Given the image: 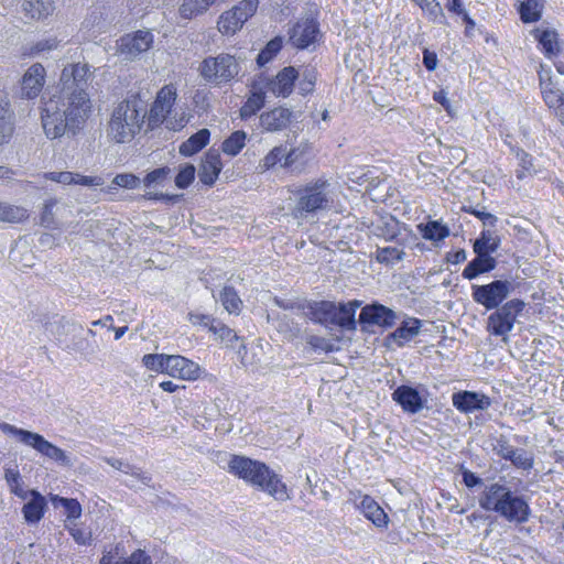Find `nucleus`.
I'll return each instance as SVG.
<instances>
[{"label": "nucleus", "instance_id": "obj_1", "mask_svg": "<svg viewBox=\"0 0 564 564\" xmlns=\"http://www.w3.org/2000/svg\"><path fill=\"white\" fill-rule=\"evenodd\" d=\"M94 70L87 63H69L64 66L56 91L43 101L41 119L47 138L75 135L88 120L93 104L88 88Z\"/></svg>", "mask_w": 564, "mask_h": 564}, {"label": "nucleus", "instance_id": "obj_2", "mask_svg": "<svg viewBox=\"0 0 564 564\" xmlns=\"http://www.w3.org/2000/svg\"><path fill=\"white\" fill-rule=\"evenodd\" d=\"M148 115V102L139 94L130 95L118 102L108 122V135L118 143H124L141 131Z\"/></svg>", "mask_w": 564, "mask_h": 564}, {"label": "nucleus", "instance_id": "obj_3", "mask_svg": "<svg viewBox=\"0 0 564 564\" xmlns=\"http://www.w3.org/2000/svg\"><path fill=\"white\" fill-rule=\"evenodd\" d=\"M228 469L235 476L268 492L275 500L285 501L290 498L280 476L264 463L234 455L228 463Z\"/></svg>", "mask_w": 564, "mask_h": 564}, {"label": "nucleus", "instance_id": "obj_4", "mask_svg": "<svg viewBox=\"0 0 564 564\" xmlns=\"http://www.w3.org/2000/svg\"><path fill=\"white\" fill-rule=\"evenodd\" d=\"M479 505L484 510L494 511L509 522L524 523L531 514L529 503L523 497L514 495L509 487L498 482L486 487Z\"/></svg>", "mask_w": 564, "mask_h": 564}, {"label": "nucleus", "instance_id": "obj_5", "mask_svg": "<svg viewBox=\"0 0 564 564\" xmlns=\"http://www.w3.org/2000/svg\"><path fill=\"white\" fill-rule=\"evenodd\" d=\"M296 197L295 213L302 217L329 209L334 203L332 185L323 178L311 181L300 187Z\"/></svg>", "mask_w": 564, "mask_h": 564}, {"label": "nucleus", "instance_id": "obj_6", "mask_svg": "<svg viewBox=\"0 0 564 564\" xmlns=\"http://www.w3.org/2000/svg\"><path fill=\"white\" fill-rule=\"evenodd\" d=\"M0 430L4 434L14 436L22 444L34 448L44 457L52 459L63 466H72L73 463L68 455L56 445L45 440L41 434L28 430L19 429L9 423H1Z\"/></svg>", "mask_w": 564, "mask_h": 564}, {"label": "nucleus", "instance_id": "obj_7", "mask_svg": "<svg viewBox=\"0 0 564 564\" xmlns=\"http://www.w3.org/2000/svg\"><path fill=\"white\" fill-rule=\"evenodd\" d=\"M524 307L525 303L522 300L512 299L494 308L495 311L487 318V330L494 336L502 337L507 343L508 334L513 329Z\"/></svg>", "mask_w": 564, "mask_h": 564}, {"label": "nucleus", "instance_id": "obj_8", "mask_svg": "<svg viewBox=\"0 0 564 564\" xmlns=\"http://www.w3.org/2000/svg\"><path fill=\"white\" fill-rule=\"evenodd\" d=\"M239 73V64L229 54H219L216 57L205 58L199 66L200 76L215 85L230 82Z\"/></svg>", "mask_w": 564, "mask_h": 564}, {"label": "nucleus", "instance_id": "obj_9", "mask_svg": "<svg viewBox=\"0 0 564 564\" xmlns=\"http://www.w3.org/2000/svg\"><path fill=\"white\" fill-rule=\"evenodd\" d=\"M513 291V285L508 280H495L488 284L471 285L473 300L490 311L502 305V302Z\"/></svg>", "mask_w": 564, "mask_h": 564}, {"label": "nucleus", "instance_id": "obj_10", "mask_svg": "<svg viewBox=\"0 0 564 564\" xmlns=\"http://www.w3.org/2000/svg\"><path fill=\"white\" fill-rule=\"evenodd\" d=\"M258 6L259 0H242L225 11L217 22L219 32L226 35L235 34L256 13Z\"/></svg>", "mask_w": 564, "mask_h": 564}, {"label": "nucleus", "instance_id": "obj_11", "mask_svg": "<svg viewBox=\"0 0 564 564\" xmlns=\"http://www.w3.org/2000/svg\"><path fill=\"white\" fill-rule=\"evenodd\" d=\"M539 79L545 104L564 126V93L558 88V83L554 80L550 69H545L543 65L539 72Z\"/></svg>", "mask_w": 564, "mask_h": 564}, {"label": "nucleus", "instance_id": "obj_12", "mask_svg": "<svg viewBox=\"0 0 564 564\" xmlns=\"http://www.w3.org/2000/svg\"><path fill=\"white\" fill-rule=\"evenodd\" d=\"M46 329L55 337L57 344L66 350L78 351L80 340H76L83 332V326L64 317L48 323Z\"/></svg>", "mask_w": 564, "mask_h": 564}, {"label": "nucleus", "instance_id": "obj_13", "mask_svg": "<svg viewBox=\"0 0 564 564\" xmlns=\"http://www.w3.org/2000/svg\"><path fill=\"white\" fill-rule=\"evenodd\" d=\"M319 24L316 19L304 17L299 19L289 30V41L296 48H307L317 41Z\"/></svg>", "mask_w": 564, "mask_h": 564}, {"label": "nucleus", "instance_id": "obj_14", "mask_svg": "<svg viewBox=\"0 0 564 564\" xmlns=\"http://www.w3.org/2000/svg\"><path fill=\"white\" fill-rule=\"evenodd\" d=\"M397 315L391 308L380 304L372 303L364 306L359 314V324L365 329L366 326H379L390 328L394 325Z\"/></svg>", "mask_w": 564, "mask_h": 564}, {"label": "nucleus", "instance_id": "obj_15", "mask_svg": "<svg viewBox=\"0 0 564 564\" xmlns=\"http://www.w3.org/2000/svg\"><path fill=\"white\" fill-rule=\"evenodd\" d=\"M176 99V89L172 85L164 86L156 95V98L149 111V126L158 127L164 122Z\"/></svg>", "mask_w": 564, "mask_h": 564}, {"label": "nucleus", "instance_id": "obj_16", "mask_svg": "<svg viewBox=\"0 0 564 564\" xmlns=\"http://www.w3.org/2000/svg\"><path fill=\"white\" fill-rule=\"evenodd\" d=\"M153 43V35L150 31H137L134 34H127L118 41V50L122 55L134 58L147 52Z\"/></svg>", "mask_w": 564, "mask_h": 564}, {"label": "nucleus", "instance_id": "obj_17", "mask_svg": "<svg viewBox=\"0 0 564 564\" xmlns=\"http://www.w3.org/2000/svg\"><path fill=\"white\" fill-rule=\"evenodd\" d=\"M164 373L182 380H196L200 375V367L181 355H169Z\"/></svg>", "mask_w": 564, "mask_h": 564}, {"label": "nucleus", "instance_id": "obj_18", "mask_svg": "<svg viewBox=\"0 0 564 564\" xmlns=\"http://www.w3.org/2000/svg\"><path fill=\"white\" fill-rule=\"evenodd\" d=\"M15 129V115L11 106L9 93L0 84V145L10 142Z\"/></svg>", "mask_w": 564, "mask_h": 564}, {"label": "nucleus", "instance_id": "obj_19", "mask_svg": "<svg viewBox=\"0 0 564 564\" xmlns=\"http://www.w3.org/2000/svg\"><path fill=\"white\" fill-rule=\"evenodd\" d=\"M46 70L40 63L28 68L21 80V95L28 99L36 98L45 85Z\"/></svg>", "mask_w": 564, "mask_h": 564}, {"label": "nucleus", "instance_id": "obj_20", "mask_svg": "<svg viewBox=\"0 0 564 564\" xmlns=\"http://www.w3.org/2000/svg\"><path fill=\"white\" fill-rule=\"evenodd\" d=\"M453 405L463 413H469L476 410H486L490 406L489 397L473 391L456 392L452 397Z\"/></svg>", "mask_w": 564, "mask_h": 564}, {"label": "nucleus", "instance_id": "obj_21", "mask_svg": "<svg viewBox=\"0 0 564 564\" xmlns=\"http://www.w3.org/2000/svg\"><path fill=\"white\" fill-rule=\"evenodd\" d=\"M297 78L299 70L293 66L284 67L274 78L267 82V89L275 96L288 97L293 91Z\"/></svg>", "mask_w": 564, "mask_h": 564}, {"label": "nucleus", "instance_id": "obj_22", "mask_svg": "<svg viewBox=\"0 0 564 564\" xmlns=\"http://www.w3.org/2000/svg\"><path fill=\"white\" fill-rule=\"evenodd\" d=\"M221 169L223 164L219 152L210 149L206 152L204 159L202 160L200 169L198 172L200 182L208 186L214 185Z\"/></svg>", "mask_w": 564, "mask_h": 564}, {"label": "nucleus", "instance_id": "obj_23", "mask_svg": "<svg viewBox=\"0 0 564 564\" xmlns=\"http://www.w3.org/2000/svg\"><path fill=\"white\" fill-rule=\"evenodd\" d=\"M392 399L409 413H417L423 409V400L419 391L409 386L398 387L392 393Z\"/></svg>", "mask_w": 564, "mask_h": 564}, {"label": "nucleus", "instance_id": "obj_24", "mask_svg": "<svg viewBox=\"0 0 564 564\" xmlns=\"http://www.w3.org/2000/svg\"><path fill=\"white\" fill-rule=\"evenodd\" d=\"M361 304L362 302L359 300H352L347 303H337L335 326H338L345 330H355L357 327L355 315L356 311L361 306Z\"/></svg>", "mask_w": 564, "mask_h": 564}, {"label": "nucleus", "instance_id": "obj_25", "mask_svg": "<svg viewBox=\"0 0 564 564\" xmlns=\"http://www.w3.org/2000/svg\"><path fill=\"white\" fill-rule=\"evenodd\" d=\"M532 35L539 42L547 58L556 57L561 53L562 45L555 30L536 28L532 31Z\"/></svg>", "mask_w": 564, "mask_h": 564}, {"label": "nucleus", "instance_id": "obj_26", "mask_svg": "<svg viewBox=\"0 0 564 564\" xmlns=\"http://www.w3.org/2000/svg\"><path fill=\"white\" fill-rule=\"evenodd\" d=\"M292 111L278 107L260 116V124L267 131H280L288 127L291 121Z\"/></svg>", "mask_w": 564, "mask_h": 564}, {"label": "nucleus", "instance_id": "obj_27", "mask_svg": "<svg viewBox=\"0 0 564 564\" xmlns=\"http://www.w3.org/2000/svg\"><path fill=\"white\" fill-rule=\"evenodd\" d=\"M360 512L378 528H386L388 516L383 509L370 497L362 496L360 501L356 502Z\"/></svg>", "mask_w": 564, "mask_h": 564}, {"label": "nucleus", "instance_id": "obj_28", "mask_svg": "<svg viewBox=\"0 0 564 564\" xmlns=\"http://www.w3.org/2000/svg\"><path fill=\"white\" fill-rule=\"evenodd\" d=\"M46 508L45 498L36 490H30L29 498L22 508L24 520L30 523H37L44 516Z\"/></svg>", "mask_w": 564, "mask_h": 564}, {"label": "nucleus", "instance_id": "obj_29", "mask_svg": "<svg viewBox=\"0 0 564 564\" xmlns=\"http://www.w3.org/2000/svg\"><path fill=\"white\" fill-rule=\"evenodd\" d=\"M336 305L332 301L313 302L308 306L311 319L323 325H335Z\"/></svg>", "mask_w": 564, "mask_h": 564}, {"label": "nucleus", "instance_id": "obj_30", "mask_svg": "<svg viewBox=\"0 0 564 564\" xmlns=\"http://www.w3.org/2000/svg\"><path fill=\"white\" fill-rule=\"evenodd\" d=\"M477 257L473 259L464 269L462 275L467 280H473L481 273L494 270L497 261L490 254L475 252Z\"/></svg>", "mask_w": 564, "mask_h": 564}, {"label": "nucleus", "instance_id": "obj_31", "mask_svg": "<svg viewBox=\"0 0 564 564\" xmlns=\"http://www.w3.org/2000/svg\"><path fill=\"white\" fill-rule=\"evenodd\" d=\"M22 10L32 20H44L53 14L55 4L53 0H24Z\"/></svg>", "mask_w": 564, "mask_h": 564}, {"label": "nucleus", "instance_id": "obj_32", "mask_svg": "<svg viewBox=\"0 0 564 564\" xmlns=\"http://www.w3.org/2000/svg\"><path fill=\"white\" fill-rule=\"evenodd\" d=\"M209 138V130L200 129L180 145V153L184 156L194 155L208 143Z\"/></svg>", "mask_w": 564, "mask_h": 564}, {"label": "nucleus", "instance_id": "obj_33", "mask_svg": "<svg viewBox=\"0 0 564 564\" xmlns=\"http://www.w3.org/2000/svg\"><path fill=\"white\" fill-rule=\"evenodd\" d=\"M99 564H152V560L143 550L134 551L128 558L110 551L102 555Z\"/></svg>", "mask_w": 564, "mask_h": 564}, {"label": "nucleus", "instance_id": "obj_34", "mask_svg": "<svg viewBox=\"0 0 564 564\" xmlns=\"http://www.w3.org/2000/svg\"><path fill=\"white\" fill-rule=\"evenodd\" d=\"M29 217L25 208L0 202V221L21 223Z\"/></svg>", "mask_w": 564, "mask_h": 564}, {"label": "nucleus", "instance_id": "obj_35", "mask_svg": "<svg viewBox=\"0 0 564 564\" xmlns=\"http://www.w3.org/2000/svg\"><path fill=\"white\" fill-rule=\"evenodd\" d=\"M421 322L416 318L409 319L403 322L401 326H399L393 333L392 337L394 340H399V345L401 346L403 341H408L416 336L420 332Z\"/></svg>", "mask_w": 564, "mask_h": 564}, {"label": "nucleus", "instance_id": "obj_36", "mask_svg": "<svg viewBox=\"0 0 564 564\" xmlns=\"http://www.w3.org/2000/svg\"><path fill=\"white\" fill-rule=\"evenodd\" d=\"M209 7L206 0H183L178 13L183 19L191 20L206 12Z\"/></svg>", "mask_w": 564, "mask_h": 564}, {"label": "nucleus", "instance_id": "obj_37", "mask_svg": "<svg viewBox=\"0 0 564 564\" xmlns=\"http://www.w3.org/2000/svg\"><path fill=\"white\" fill-rule=\"evenodd\" d=\"M209 7L206 0H183L178 13L183 19L191 20L206 12Z\"/></svg>", "mask_w": 564, "mask_h": 564}, {"label": "nucleus", "instance_id": "obj_38", "mask_svg": "<svg viewBox=\"0 0 564 564\" xmlns=\"http://www.w3.org/2000/svg\"><path fill=\"white\" fill-rule=\"evenodd\" d=\"M419 229L427 240L438 241L449 236V229L437 220L421 224Z\"/></svg>", "mask_w": 564, "mask_h": 564}, {"label": "nucleus", "instance_id": "obj_39", "mask_svg": "<svg viewBox=\"0 0 564 564\" xmlns=\"http://www.w3.org/2000/svg\"><path fill=\"white\" fill-rule=\"evenodd\" d=\"M247 134L242 130L232 132L221 145L224 153L235 156L237 155L246 144Z\"/></svg>", "mask_w": 564, "mask_h": 564}, {"label": "nucleus", "instance_id": "obj_40", "mask_svg": "<svg viewBox=\"0 0 564 564\" xmlns=\"http://www.w3.org/2000/svg\"><path fill=\"white\" fill-rule=\"evenodd\" d=\"M299 93L302 96H306L311 94L315 88L317 72L314 67L306 66L301 72H299Z\"/></svg>", "mask_w": 564, "mask_h": 564}, {"label": "nucleus", "instance_id": "obj_41", "mask_svg": "<svg viewBox=\"0 0 564 564\" xmlns=\"http://www.w3.org/2000/svg\"><path fill=\"white\" fill-rule=\"evenodd\" d=\"M427 15V18L435 23L445 24V14L441 4L436 0H413Z\"/></svg>", "mask_w": 564, "mask_h": 564}, {"label": "nucleus", "instance_id": "obj_42", "mask_svg": "<svg viewBox=\"0 0 564 564\" xmlns=\"http://www.w3.org/2000/svg\"><path fill=\"white\" fill-rule=\"evenodd\" d=\"M265 102V95L263 91H253L240 108V117L246 119L259 111Z\"/></svg>", "mask_w": 564, "mask_h": 564}, {"label": "nucleus", "instance_id": "obj_43", "mask_svg": "<svg viewBox=\"0 0 564 564\" xmlns=\"http://www.w3.org/2000/svg\"><path fill=\"white\" fill-rule=\"evenodd\" d=\"M285 155V147L279 145L273 148L260 162L258 165V170L260 172H265L272 167H274L276 164H280L282 166V163L284 161Z\"/></svg>", "mask_w": 564, "mask_h": 564}, {"label": "nucleus", "instance_id": "obj_44", "mask_svg": "<svg viewBox=\"0 0 564 564\" xmlns=\"http://www.w3.org/2000/svg\"><path fill=\"white\" fill-rule=\"evenodd\" d=\"M105 462L108 465H110L111 467L140 479L145 485H148L149 481L151 480V478L143 475L139 468L133 467L130 464H128L121 459L113 458V457H106Z\"/></svg>", "mask_w": 564, "mask_h": 564}, {"label": "nucleus", "instance_id": "obj_45", "mask_svg": "<svg viewBox=\"0 0 564 564\" xmlns=\"http://www.w3.org/2000/svg\"><path fill=\"white\" fill-rule=\"evenodd\" d=\"M219 300L229 313H237L240 311L242 302L234 288L225 286L219 294Z\"/></svg>", "mask_w": 564, "mask_h": 564}, {"label": "nucleus", "instance_id": "obj_46", "mask_svg": "<svg viewBox=\"0 0 564 564\" xmlns=\"http://www.w3.org/2000/svg\"><path fill=\"white\" fill-rule=\"evenodd\" d=\"M542 4L540 0H527L520 7V15L523 22H535L541 18Z\"/></svg>", "mask_w": 564, "mask_h": 564}, {"label": "nucleus", "instance_id": "obj_47", "mask_svg": "<svg viewBox=\"0 0 564 564\" xmlns=\"http://www.w3.org/2000/svg\"><path fill=\"white\" fill-rule=\"evenodd\" d=\"M404 251L395 247H382L378 248L376 252V259L378 262L383 264H394L401 261L404 257Z\"/></svg>", "mask_w": 564, "mask_h": 564}, {"label": "nucleus", "instance_id": "obj_48", "mask_svg": "<svg viewBox=\"0 0 564 564\" xmlns=\"http://www.w3.org/2000/svg\"><path fill=\"white\" fill-rule=\"evenodd\" d=\"M498 248V241L492 237V234L487 230L482 231L480 237L474 243V251L490 254Z\"/></svg>", "mask_w": 564, "mask_h": 564}, {"label": "nucleus", "instance_id": "obj_49", "mask_svg": "<svg viewBox=\"0 0 564 564\" xmlns=\"http://www.w3.org/2000/svg\"><path fill=\"white\" fill-rule=\"evenodd\" d=\"M59 202L56 198L45 200L41 213V225L50 228L55 225V215L59 209Z\"/></svg>", "mask_w": 564, "mask_h": 564}, {"label": "nucleus", "instance_id": "obj_50", "mask_svg": "<svg viewBox=\"0 0 564 564\" xmlns=\"http://www.w3.org/2000/svg\"><path fill=\"white\" fill-rule=\"evenodd\" d=\"M6 480L10 487L12 494L17 497L26 500L29 498L30 491L24 490L21 485V476L18 470L7 469L6 470Z\"/></svg>", "mask_w": 564, "mask_h": 564}, {"label": "nucleus", "instance_id": "obj_51", "mask_svg": "<svg viewBox=\"0 0 564 564\" xmlns=\"http://www.w3.org/2000/svg\"><path fill=\"white\" fill-rule=\"evenodd\" d=\"M282 48V37H274L271 40L265 47L259 53L257 63L259 66H263L269 63Z\"/></svg>", "mask_w": 564, "mask_h": 564}, {"label": "nucleus", "instance_id": "obj_52", "mask_svg": "<svg viewBox=\"0 0 564 564\" xmlns=\"http://www.w3.org/2000/svg\"><path fill=\"white\" fill-rule=\"evenodd\" d=\"M167 356L164 354H148L143 356L142 362L149 370L164 373Z\"/></svg>", "mask_w": 564, "mask_h": 564}, {"label": "nucleus", "instance_id": "obj_53", "mask_svg": "<svg viewBox=\"0 0 564 564\" xmlns=\"http://www.w3.org/2000/svg\"><path fill=\"white\" fill-rule=\"evenodd\" d=\"M195 166L193 164H185L181 167L175 177V185L178 188H187L195 178Z\"/></svg>", "mask_w": 564, "mask_h": 564}, {"label": "nucleus", "instance_id": "obj_54", "mask_svg": "<svg viewBox=\"0 0 564 564\" xmlns=\"http://www.w3.org/2000/svg\"><path fill=\"white\" fill-rule=\"evenodd\" d=\"M510 460L516 467L529 470L533 467V457L529 455L524 449H514V454H511Z\"/></svg>", "mask_w": 564, "mask_h": 564}, {"label": "nucleus", "instance_id": "obj_55", "mask_svg": "<svg viewBox=\"0 0 564 564\" xmlns=\"http://www.w3.org/2000/svg\"><path fill=\"white\" fill-rule=\"evenodd\" d=\"M171 173V169L167 166L155 169L152 172L148 173L143 180L145 186L150 187L154 184H161L163 181L167 178Z\"/></svg>", "mask_w": 564, "mask_h": 564}, {"label": "nucleus", "instance_id": "obj_56", "mask_svg": "<svg viewBox=\"0 0 564 564\" xmlns=\"http://www.w3.org/2000/svg\"><path fill=\"white\" fill-rule=\"evenodd\" d=\"M59 42L56 37H48L43 39L36 42L31 48H30V55H40L45 52H50L52 50L57 48Z\"/></svg>", "mask_w": 564, "mask_h": 564}, {"label": "nucleus", "instance_id": "obj_57", "mask_svg": "<svg viewBox=\"0 0 564 564\" xmlns=\"http://www.w3.org/2000/svg\"><path fill=\"white\" fill-rule=\"evenodd\" d=\"M116 186L123 188H137L141 181L138 176L131 173L117 174L112 181Z\"/></svg>", "mask_w": 564, "mask_h": 564}, {"label": "nucleus", "instance_id": "obj_58", "mask_svg": "<svg viewBox=\"0 0 564 564\" xmlns=\"http://www.w3.org/2000/svg\"><path fill=\"white\" fill-rule=\"evenodd\" d=\"M210 332L218 335L221 340H225L230 344L234 340H238L237 334L231 328H229L228 326L224 325L220 322H216V324H212Z\"/></svg>", "mask_w": 564, "mask_h": 564}, {"label": "nucleus", "instance_id": "obj_59", "mask_svg": "<svg viewBox=\"0 0 564 564\" xmlns=\"http://www.w3.org/2000/svg\"><path fill=\"white\" fill-rule=\"evenodd\" d=\"M307 344L314 349V350H321L325 352H330L335 349L334 344L321 336L311 335L307 337Z\"/></svg>", "mask_w": 564, "mask_h": 564}, {"label": "nucleus", "instance_id": "obj_60", "mask_svg": "<svg viewBox=\"0 0 564 564\" xmlns=\"http://www.w3.org/2000/svg\"><path fill=\"white\" fill-rule=\"evenodd\" d=\"M74 185H82L87 187H97L104 184V180L100 176H86L79 173H73Z\"/></svg>", "mask_w": 564, "mask_h": 564}, {"label": "nucleus", "instance_id": "obj_61", "mask_svg": "<svg viewBox=\"0 0 564 564\" xmlns=\"http://www.w3.org/2000/svg\"><path fill=\"white\" fill-rule=\"evenodd\" d=\"M514 449L516 448L511 446L503 437L498 438L494 445V451L503 459H509V457H512L511 454H514Z\"/></svg>", "mask_w": 564, "mask_h": 564}, {"label": "nucleus", "instance_id": "obj_62", "mask_svg": "<svg viewBox=\"0 0 564 564\" xmlns=\"http://www.w3.org/2000/svg\"><path fill=\"white\" fill-rule=\"evenodd\" d=\"M45 178L63 184V185H72L74 182L73 172H48L45 174Z\"/></svg>", "mask_w": 564, "mask_h": 564}, {"label": "nucleus", "instance_id": "obj_63", "mask_svg": "<svg viewBox=\"0 0 564 564\" xmlns=\"http://www.w3.org/2000/svg\"><path fill=\"white\" fill-rule=\"evenodd\" d=\"M59 502L66 509L68 518H78L82 513V507L75 499L59 498Z\"/></svg>", "mask_w": 564, "mask_h": 564}, {"label": "nucleus", "instance_id": "obj_64", "mask_svg": "<svg viewBox=\"0 0 564 564\" xmlns=\"http://www.w3.org/2000/svg\"><path fill=\"white\" fill-rule=\"evenodd\" d=\"M188 319L193 325H202L209 329L212 324H216V321L212 316L202 313H189Z\"/></svg>", "mask_w": 564, "mask_h": 564}]
</instances>
